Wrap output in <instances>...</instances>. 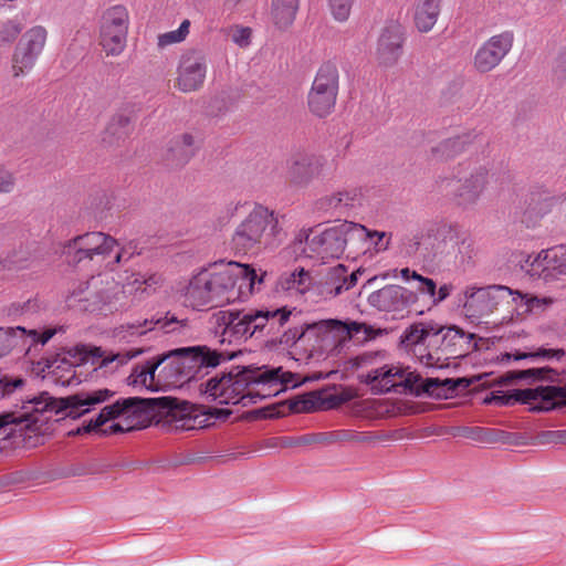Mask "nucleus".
<instances>
[{
	"label": "nucleus",
	"mask_w": 566,
	"mask_h": 566,
	"mask_svg": "<svg viewBox=\"0 0 566 566\" xmlns=\"http://www.w3.org/2000/svg\"><path fill=\"white\" fill-rule=\"evenodd\" d=\"M190 22L185 20L177 30L169 31L158 35V46L164 49L170 44L179 43L186 39L189 33Z\"/></svg>",
	"instance_id": "obj_44"
},
{
	"label": "nucleus",
	"mask_w": 566,
	"mask_h": 566,
	"mask_svg": "<svg viewBox=\"0 0 566 566\" xmlns=\"http://www.w3.org/2000/svg\"><path fill=\"white\" fill-rule=\"evenodd\" d=\"M417 380L418 376L413 373L394 365L373 368L365 376V382L378 394L389 391L402 394L412 390Z\"/></svg>",
	"instance_id": "obj_17"
},
{
	"label": "nucleus",
	"mask_w": 566,
	"mask_h": 566,
	"mask_svg": "<svg viewBox=\"0 0 566 566\" xmlns=\"http://www.w3.org/2000/svg\"><path fill=\"white\" fill-rule=\"evenodd\" d=\"M360 274V270L348 273L347 268L343 264L329 268L321 284V294L326 300L334 298L353 289L357 284Z\"/></svg>",
	"instance_id": "obj_27"
},
{
	"label": "nucleus",
	"mask_w": 566,
	"mask_h": 566,
	"mask_svg": "<svg viewBox=\"0 0 566 566\" xmlns=\"http://www.w3.org/2000/svg\"><path fill=\"white\" fill-rule=\"evenodd\" d=\"M195 138L191 134H182L174 137L166 150L165 160L167 166H184L195 154Z\"/></svg>",
	"instance_id": "obj_31"
},
{
	"label": "nucleus",
	"mask_w": 566,
	"mask_h": 566,
	"mask_svg": "<svg viewBox=\"0 0 566 566\" xmlns=\"http://www.w3.org/2000/svg\"><path fill=\"white\" fill-rule=\"evenodd\" d=\"M545 434L551 439V441L566 443V429L547 431Z\"/></svg>",
	"instance_id": "obj_61"
},
{
	"label": "nucleus",
	"mask_w": 566,
	"mask_h": 566,
	"mask_svg": "<svg viewBox=\"0 0 566 566\" xmlns=\"http://www.w3.org/2000/svg\"><path fill=\"white\" fill-rule=\"evenodd\" d=\"M452 287L448 284H443L439 287V290L436 293V296L433 298V304H438L442 301H444L450 294H451Z\"/></svg>",
	"instance_id": "obj_58"
},
{
	"label": "nucleus",
	"mask_w": 566,
	"mask_h": 566,
	"mask_svg": "<svg viewBox=\"0 0 566 566\" xmlns=\"http://www.w3.org/2000/svg\"><path fill=\"white\" fill-rule=\"evenodd\" d=\"M523 268L532 277L545 283L560 281L566 284V245L543 250L536 256L528 255Z\"/></svg>",
	"instance_id": "obj_14"
},
{
	"label": "nucleus",
	"mask_w": 566,
	"mask_h": 566,
	"mask_svg": "<svg viewBox=\"0 0 566 566\" xmlns=\"http://www.w3.org/2000/svg\"><path fill=\"white\" fill-rule=\"evenodd\" d=\"M157 370L158 366L155 364V358L145 361L144 364L137 365L129 378L133 385H140L153 391L160 390V386H157Z\"/></svg>",
	"instance_id": "obj_39"
},
{
	"label": "nucleus",
	"mask_w": 566,
	"mask_h": 566,
	"mask_svg": "<svg viewBox=\"0 0 566 566\" xmlns=\"http://www.w3.org/2000/svg\"><path fill=\"white\" fill-rule=\"evenodd\" d=\"M490 401L497 406L513 405L515 402V394L513 392L511 395H493Z\"/></svg>",
	"instance_id": "obj_57"
},
{
	"label": "nucleus",
	"mask_w": 566,
	"mask_h": 566,
	"mask_svg": "<svg viewBox=\"0 0 566 566\" xmlns=\"http://www.w3.org/2000/svg\"><path fill=\"white\" fill-rule=\"evenodd\" d=\"M46 367L49 373L52 374L57 382L63 386L73 384L75 377V366L66 357L56 356L49 359Z\"/></svg>",
	"instance_id": "obj_40"
},
{
	"label": "nucleus",
	"mask_w": 566,
	"mask_h": 566,
	"mask_svg": "<svg viewBox=\"0 0 566 566\" xmlns=\"http://www.w3.org/2000/svg\"><path fill=\"white\" fill-rule=\"evenodd\" d=\"M283 217L263 206H255L237 227L232 235V249L240 254L274 247L282 241Z\"/></svg>",
	"instance_id": "obj_7"
},
{
	"label": "nucleus",
	"mask_w": 566,
	"mask_h": 566,
	"mask_svg": "<svg viewBox=\"0 0 566 566\" xmlns=\"http://www.w3.org/2000/svg\"><path fill=\"white\" fill-rule=\"evenodd\" d=\"M400 275L401 277L405 280V281H409V280H418L420 274L417 273L416 271L413 270H410L409 268H405L400 271Z\"/></svg>",
	"instance_id": "obj_62"
},
{
	"label": "nucleus",
	"mask_w": 566,
	"mask_h": 566,
	"mask_svg": "<svg viewBox=\"0 0 566 566\" xmlns=\"http://www.w3.org/2000/svg\"><path fill=\"white\" fill-rule=\"evenodd\" d=\"M319 433H311L304 434L295 439H289V442H285L284 446L293 447V446H308V444H321V439H318Z\"/></svg>",
	"instance_id": "obj_52"
},
{
	"label": "nucleus",
	"mask_w": 566,
	"mask_h": 566,
	"mask_svg": "<svg viewBox=\"0 0 566 566\" xmlns=\"http://www.w3.org/2000/svg\"><path fill=\"white\" fill-rule=\"evenodd\" d=\"M21 32L18 23L13 21H7L0 25V41L12 42Z\"/></svg>",
	"instance_id": "obj_50"
},
{
	"label": "nucleus",
	"mask_w": 566,
	"mask_h": 566,
	"mask_svg": "<svg viewBox=\"0 0 566 566\" xmlns=\"http://www.w3.org/2000/svg\"><path fill=\"white\" fill-rule=\"evenodd\" d=\"M401 343L426 366H438L443 354L442 325L434 321L413 323L405 329Z\"/></svg>",
	"instance_id": "obj_9"
},
{
	"label": "nucleus",
	"mask_w": 566,
	"mask_h": 566,
	"mask_svg": "<svg viewBox=\"0 0 566 566\" xmlns=\"http://www.w3.org/2000/svg\"><path fill=\"white\" fill-rule=\"evenodd\" d=\"M418 291L423 294H428L430 297H434L437 293V285L432 279L424 277L420 274Z\"/></svg>",
	"instance_id": "obj_53"
},
{
	"label": "nucleus",
	"mask_w": 566,
	"mask_h": 566,
	"mask_svg": "<svg viewBox=\"0 0 566 566\" xmlns=\"http://www.w3.org/2000/svg\"><path fill=\"white\" fill-rule=\"evenodd\" d=\"M300 0H272V21L280 30L292 25L298 10Z\"/></svg>",
	"instance_id": "obj_36"
},
{
	"label": "nucleus",
	"mask_w": 566,
	"mask_h": 566,
	"mask_svg": "<svg viewBox=\"0 0 566 566\" xmlns=\"http://www.w3.org/2000/svg\"><path fill=\"white\" fill-rule=\"evenodd\" d=\"M355 0H328V8L333 18L338 22L349 19Z\"/></svg>",
	"instance_id": "obj_46"
},
{
	"label": "nucleus",
	"mask_w": 566,
	"mask_h": 566,
	"mask_svg": "<svg viewBox=\"0 0 566 566\" xmlns=\"http://www.w3.org/2000/svg\"><path fill=\"white\" fill-rule=\"evenodd\" d=\"M262 282L263 275L259 276L249 265L237 262L214 264L190 279L184 292V303L192 310L203 311L245 301L253 294L255 284Z\"/></svg>",
	"instance_id": "obj_2"
},
{
	"label": "nucleus",
	"mask_w": 566,
	"mask_h": 566,
	"mask_svg": "<svg viewBox=\"0 0 566 566\" xmlns=\"http://www.w3.org/2000/svg\"><path fill=\"white\" fill-rule=\"evenodd\" d=\"M566 357V350L563 348H544L541 347L534 352H520L516 350L515 353H506L503 356V359H514V360H521V359H543V360H562Z\"/></svg>",
	"instance_id": "obj_41"
},
{
	"label": "nucleus",
	"mask_w": 566,
	"mask_h": 566,
	"mask_svg": "<svg viewBox=\"0 0 566 566\" xmlns=\"http://www.w3.org/2000/svg\"><path fill=\"white\" fill-rule=\"evenodd\" d=\"M99 283H103V280L95 276H92L91 281L81 283L77 289L73 290L67 296V305L88 312L103 310L104 306H107V310L111 312L117 311L118 306L116 302L125 297L124 289L112 280L107 282V289L96 290Z\"/></svg>",
	"instance_id": "obj_11"
},
{
	"label": "nucleus",
	"mask_w": 566,
	"mask_h": 566,
	"mask_svg": "<svg viewBox=\"0 0 566 566\" xmlns=\"http://www.w3.org/2000/svg\"><path fill=\"white\" fill-rule=\"evenodd\" d=\"M473 432H474V438L480 441L490 442V441H493L495 438V431L492 429L475 428V429H473Z\"/></svg>",
	"instance_id": "obj_56"
},
{
	"label": "nucleus",
	"mask_w": 566,
	"mask_h": 566,
	"mask_svg": "<svg viewBox=\"0 0 566 566\" xmlns=\"http://www.w3.org/2000/svg\"><path fill=\"white\" fill-rule=\"evenodd\" d=\"M554 206L559 218L566 226V197L564 199L555 200Z\"/></svg>",
	"instance_id": "obj_60"
},
{
	"label": "nucleus",
	"mask_w": 566,
	"mask_h": 566,
	"mask_svg": "<svg viewBox=\"0 0 566 566\" xmlns=\"http://www.w3.org/2000/svg\"><path fill=\"white\" fill-rule=\"evenodd\" d=\"M25 380L21 377H11L0 373V398L9 397L17 391H21Z\"/></svg>",
	"instance_id": "obj_45"
},
{
	"label": "nucleus",
	"mask_w": 566,
	"mask_h": 566,
	"mask_svg": "<svg viewBox=\"0 0 566 566\" xmlns=\"http://www.w3.org/2000/svg\"><path fill=\"white\" fill-rule=\"evenodd\" d=\"M172 354L182 371L187 373L188 381L197 378L203 368L217 367L222 359L221 353L207 346L177 348Z\"/></svg>",
	"instance_id": "obj_24"
},
{
	"label": "nucleus",
	"mask_w": 566,
	"mask_h": 566,
	"mask_svg": "<svg viewBox=\"0 0 566 566\" xmlns=\"http://www.w3.org/2000/svg\"><path fill=\"white\" fill-rule=\"evenodd\" d=\"M514 295L515 290L505 285L471 287L465 291L464 308L470 316H488L504 304H513Z\"/></svg>",
	"instance_id": "obj_13"
},
{
	"label": "nucleus",
	"mask_w": 566,
	"mask_h": 566,
	"mask_svg": "<svg viewBox=\"0 0 566 566\" xmlns=\"http://www.w3.org/2000/svg\"><path fill=\"white\" fill-rule=\"evenodd\" d=\"M188 327L187 319H178L175 316H168V314L164 317H157L151 319L138 321L136 323H130L127 325H122L118 332V335H122L123 338L127 336H142L147 334L148 332L161 331L165 334L181 333L184 329Z\"/></svg>",
	"instance_id": "obj_26"
},
{
	"label": "nucleus",
	"mask_w": 566,
	"mask_h": 566,
	"mask_svg": "<svg viewBox=\"0 0 566 566\" xmlns=\"http://www.w3.org/2000/svg\"><path fill=\"white\" fill-rule=\"evenodd\" d=\"M292 312L286 307L275 310L218 311L212 317L216 333L221 342L229 344L247 340L251 337H271L276 339L282 327L289 322Z\"/></svg>",
	"instance_id": "obj_4"
},
{
	"label": "nucleus",
	"mask_w": 566,
	"mask_h": 566,
	"mask_svg": "<svg viewBox=\"0 0 566 566\" xmlns=\"http://www.w3.org/2000/svg\"><path fill=\"white\" fill-rule=\"evenodd\" d=\"M114 395V391L103 388L81 391L61 399H55L48 392L28 397L22 400L21 406L0 413V449L35 448L44 442V437L52 430L51 420L54 416L63 413L78 418L96 405L108 401Z\"/></svg>",
	"instance_id": "obj_1"
},
{
	"label": "nucleus",
	"mask_w": 566,
	"mask_h": 566,
	"mask_svg": "<svg viewBox=\"0 0 566 566\" xmlns=\"http://www.w3.org/2000/svg\"><path fill=\"white\" fill-rule=\"evenodd\" d=\"M313 284L311 273L303 268H297L292 272L283 273L277 282L279 289L286 292L290 296L305 294Z\"/></svg>",
	"instance_id": "obj_33"
},
{
	"label": "nucleus",
	"mask_w": 566,
	"mask_h": 566,
	"mask_svg": "<svg viewBox=\"0 0 566 566\" xmlns=\"http://www.w3.org/2000/svg\"><path fill=\"white\" fill-rule=\"evenodd\" d=\"M327 170L328 160L323 155L297 153L287 163V178L295 185H307Z\"/></svg>",
	"instance_id": "obj_23"
},
{
	"label": "nucleus",
	"mask_w": 566,
	"mask_h": 566,
	"mask_svg": "<svg viewBox=\"0 0 566 566\" xmlns=\"http://www.w3.org/2000/svg\"><path fill=\"white\" fill-rule=\"evenodd\" d=\"M160 281V276L157 275V274H153V275H149L148 277H145L143 275H138V277H136L134 280V283H140V284H145L146 286H154L156 284H158Z\"/></svg>",
	"instance_id": "obj_59"
},
{
	"label": "nucleus",
	"mask_w": 566,
	"mask_h": 566,
	"mask_svg": "<svg viewBox=\"0 0 566 566\" xmlns=\"http://www.w3.org/2000/svg\"><path fill=\"white\" fill-rule=\"evenodd\" d=\"M132 132L130 119L124 114H116L109 120L103 136V142L108 145L118 144Z\"/></svg>",
	"instance_id": "obj_38"
},
{
	"label": "nucleus",
	"mask_w": 566,
	"mask_h": 566,
	"mask_svg": "<svg viewBox=\"0 0 566 566\" xmlns=\"http://www.w3.org/2000/svg\"><path fill=\"white\" fill-rule=\"evenodd\" d=\"M338 69L326 62L318 69L307 96L310 111L317 117L327 116L334 108L338 93Z\"/></svg>",
	"instance_id": "obj_12"
},
{
	"label": "nucleus",
	"mask_w": 566,
	"mask_h": 566,
	"mask_svg": "<svg viewBox=\"0 0 566 566\" xmlns=\"http://www.w3.org/2000/svg\"><path fill=\"white\" fill-rule=\"evenodd\" d=\"M128 11L124 6L107 9L102 17L101 45L107 55H119L127 40Z\"/></svg>",
	"instance_id": "obj_15"
},
{
	"label": "nucleus",
	"mask_w": 566,
	"mask_h": 566,
	"mask_svg": "<svg viewBox=\"0 0 566 566\" xmlns=\"http://www.w3.org/2000/svg\"><path fill=\"white\" fill-rule=\"evenodd\" d=\"M349 233L369 239L377 237L378 240L375 242V248L378 251L388 249L389 240L382 242L387 235L386 232L370 231L361 224L346 222L339 227L329 228L321 233H312L308 235L306 238L305 251L310 258L318 259L322 262H326L328 259L339 258L345 250L347 235Z\"/></svg>",
	"instance_id": "obj_8"
},
{
	"label": "nucleus",
	"mask_w": 566,
	"mask_h": 566,
	"mask_svg": "<svg viewBox=\"0 0 566 566\" xmlns=\"http://www.w3.org/2000/svg\"><path fill=\"white\" fill-rule=\"evenodd\" d=\"M176 399L128 397L104 407L95 420L91 421V426L98 429L107 421L119 418L118 422L109 427L112 433H117L146 428L156 418L176 417Z\"/></svg>",
	"instance_id": "obj_5"
},
{
	"label": "nucleus",
	"mask_w": 566,
	"mask_h": 566,
	"mask_svg": "<svg viewBox=\"0 0 566 566\" xmlns=\"http://www.w3.org/2000/svg\"><path fill=\"white\" fill-rule=\"evenodd\" d=\"M555 298L551 296H539L532 293H523L515 290L513 305L518 315H535L539 316L548 311Z\"/></svg>",
	"instance_id": "obj_32"
},
{
	"label": "nucleus",
	"mask_w": 566,
	"mask_h": 566,
	"mask_svg": "<svg viewBox=\"0 0 566 566\" xmlns=\"http://www.w3.org/2000/svg\"><path fill=\"white\" fill-rule=\"evenodd\" d=\"M441 0H421L415 11V25L419 32L432 30L440 14Z\"/></svg>",
	"instance_id": "obj_34"
},
{
	"label": "nucleus",
	"mask_w": 566,
	"mask_h": 566,
	"mask_svg": "<svg viewBox=\"0 0 566 566\" xmlns=\"http://www.w3.org/2000/svg\"><path fill=\"white\" fill-rule=\"evenodd\" d=\"M140 352H129L127 353L126 360H129L134 357H136Z\"/></svg>",
	"instance_id": "obj_64"
},
{
	"label": "nucleus",
	"mask_w": 566,
	"mask_h": 566,
	"mask_svg": "<svg viewBox=\"0 0 566 566\" xmlns=\"http://www.w3.org/2000/svg\"><path fill=\"white\" fill-rule=\"evenodd\" d=\"M560 378V373L552 367H534L522 370H510L502 376V380L506 384L523 381L527 385L537 382H557Z\"/></svg>",
	"instance_id": "obj_29"
},
{
	"label": "nucleus",
	"mask_w": 566,
	"mask_h": 566,
	"mask_svg": "<svg viewBox=\"0 0 566 566\" xmlns=\"http://www.w3.org/2000/svg\"><path fill=\"white\" fill-rule=\"evenodd\" d=\"M514 43L513 31H503L486 40L475 52L473 66L479 73L493 71L510 53Z\"/></svg>",
	"instance_id": "obj_20"
},
{
	"label": "nucleus",
	"mask_w": 566,
	"mask_h": 566,
	"mask_svg": "<svg viewBox=\"0 0 566 566\" xmlns=\"http://www.w3.org/2000/svg\"><path fill=\"white\" fill-rule=\"evenodd\" d=\"M295 385L293 375L281 367H235L229 374L209 379L203 392L208 399L220 405L247 406L276 396Z\"/></svg>",
	"instance_id": "obj_3"
},
{
	"label": "nucleus",
	"mask_w": 566,
	"mask_h": 566,
	"mask_svg": "<svg viewBox=\"0 0 566 566\" xmlns=\"http://www.w3.org/2000/svg\"><path fill=\"white\" fill-rule=\"evenodd\" d=\"M46 38L48 31L42 25H35L22 34L12 55L14 77L25 75L33 69L44 49Z\"/></svg>",
	"instance_id": "obj_16"
},
{
	"label": "nucleus",
	"mask_w": 566,
	"mask_h": 566,
	"mask_svg": "<svg viewBox=\"0 0 566 566\" xmlns=\"http://www.w3.org/2000/svg\"><path fill=\"white\" fill-rule=\"evenodd\" d=\"M304 335V331L303 329H297V328H294V329H289L287 332H285L283 334V336L280 338V342L281 343H284V344H294L296 340H298L302 336Z\"/></svg>",
	"instance_id": "obj_55"
},
{
	"label": "nucleus",
	"mask_w": 566,
	"mask_h": 566,
	"mask_svg": "<svg viewBox=\"0 0 566 566\" xmlns=\"http://www.w3.org/2000/svg\"><path fill=\"white\" fill-rule=\"evenodd\" d=\"M361 199V189L353 187L325 196L317 205L319 210L343 213L346 209L360 205Z\"/></svg>",
	"instance_id": "obj_30"
},
{
	"label": "nucleus",
	"mask_w": 566,
	"mask_h": 566,
	"mask_svg": "<svg viewBox=\"0 0 566 566\" xmlns=\"http://www.w3.org/2000/svg\"><path fill=\"white\" fill-rule=\"evenodd\" d=\"M302 403H303V406H302V407H296V410H297V411H301V410H308V409H310V407H308L307 405H308V403L313 405V402H312V401H307V400H306V401H303Z\"/></svg>",
	"instance_id": "obj_63"
},
{
	"label": "nucleus",
	"mask_w": 566,
	"mask_h": 566,
	"mask_svg": "<svg viewBox=\"0 0 566 566\" xmlns=\"http://www.w3.org/2000/svg\"><path fill=\"white\" fill-rule=\"evenodd\" d=\"M14 186L12 174L0 166V192H10Z\"/></svg>",
	"instance_id": "obj_54"
},
{
	"label": "nucleus",
	"mask_w": 566,
	"mask_h": 566,
	"mask_svg": "<svg viewBox=\"0 0 566 566\" xmlns=\"http://www.w3.org/2000/svg\"><path fill=\"white\" fill-rule=\"evenodd\" d=\"M552 71L556 81H566V48H563L557 52L553 61Z\"/></svg>",
	"instance_id": "obj_48"
},
{
	"label": "nucleus",
	"mask_w": 566,
	"mask_h": 566,
	"mask_svg": "<svg viewBox=\"0 0 566 566\" xmlns=\"http://www.w3.org/2000/svg\"><path fill=\"white\" fill-rule=\"evenodd\" d=\"M155 364L158 366L156 384L160 386V390L178 388L188 382L187 373H184L182 368H180L172 350L167 355L155 358Z\"/></svg>",
	"instance_id": "obj_28"
},
{
	"label": "nucleus",
	"mask_w": 566,
	"mask_h": 566,
	"mask_svg": "<svg viewBox=\"0 0 566 566\" xmlns=\"http://www.w3.org/2000/svg\"><path fill=\"white\" fill-rule=\"evenodd\" d=\"M465 336L464 332L455 326L442 325L443 355L446 359L453 356L454 347Z\"/></svg>",
	"instance_id": "obj_43"
},
{
	"label": "nucleus",
	"mask_w": 566,
	"mask_h": 566,
	"mask_svg": "<svg viewBox=\"0 0 566 566\" xmlns=\"http://www.w3.org/2000/svg\"><path fill=\"white\" fill-rule=\"evenodd\" d=\"M325 324L329 331L340 334L343 339L356 338L357 342H364L371 336V328L365 323L328 319Z\"/></svg>",
	"instance_id": "obj_35"
},
{
	"label": "nucleus",
	"mask_w": 566,
	"mask_h": 566,
	"mask_svg": "<svg viewBox=\"0 0 566 566\" xmlns=\"http://www.w3.org/2000/svg\"><path fill=\"white\" fill-rule=\"evenodd\" d=\"M471 142V135L457 136L439 143L431 149V156L436 160H448L461 154Z\"/></svg>",
	"instance_id": "obj_37"
},
{
	"label": "nucleus",
	"mask_w": 566,
	"mask_h": 566,
	"mask_svg": "<svg viewBox=\"0 0 566 566\" xmlns=\"http://www.w3.org/2000/svg\"><path fill=\"white\" fill-rule=\"evenodd\" d=\"M252 31L248 27L235 25L230 30L231 40L240 48H247L251 42Z\"/></svg>",
	"instance_id": "obj_49"
},
{
	"label": "nucleus",
	"mask_w": 566,
	"mask_h": 566,
	"mask_svg": "<svg viewBox=\"0 0 566 566\" xmlns=\"http://www.w3.org/2000/svg\"><path fill=\"white\" fill-rule=\"evenodd\" d=\"M207 74V60L199 51H188L180 57L176 86L184 93L202 87Z\"/></svg>",
	"instance_id": "obj_25"
},
{
	"label": "nucleus",
	"mask_w": 566,
	"mask_h": 566,
	"mask_svg": "<svg viewBox=\"0 0 566 566\" xmlns=\"http://www.w3.org/2000/svg\"><path fill=\"white\" fill-rule=\"evenodd\" d=\"M405 42V27L397 20L388 21L379 33L374 53L378 66H395L403 54Z\"/></svg>",
	"instance_id": "obj_18"
},
{
	"label": "nucleus",
	"mask_w": 566,
	"mask_h": 566,
	"mask_svg": "<svg viewBox=\"0 0 566 566\" xmlns=\"http://www.w3.org/2000/svg\"><path fill=\"white\" fill-rule=\"evenodd\" d=\"M380 357L378 352H365L350 359V364L354 368H361L371 366L377 358Z\"/></svg>",
	"instance_id": "obj_51"
},
{
	"label": "nucleus",
	"mask_w": 566,
	"mask_h": 566,
	"mask_svg": "<svg viewBox=\"0 0 566 566\" xmlns=\"http://www.w3.org/2000/svg\"><path fill=\"white\" fill-rule=\"evenodd\" d=\"M116 247V239L104 232L93 231L66 241L62 254L67 264L73 266L113 270L115 265L127 262L134 254L130 247H125L112 255Z\"/></svg>",
	"instance_id": "obj_6"
},
{
	"label": "nucleus",
	"mask_w": 566,
	"mask_h": 566,
	"mask_svg": "<svg viewBox=\"0 0 566 566\" xmlns=\"http://www.w3.org/2000/svg\"><path fill=\"white\" fill-rule=\"evenodd\" d=\"M30 255L28 252H14L12 255H8L4 260L0 261V271L2 269L17 270L23 269L28 265Z\"/></svg>",
	"instance_id": "obj_47"
},
{
	"label": "nucleus",
	"mask_w": 566,
	"mask_h": 566,
	"mask_svg": "<svg viewBox=\"0 0 566 566\" xmlns=\"http://www.w3.org/2000/svg\"><path fill=\"white\" fill-rule=\"evenodd\" d=\"M417 300L418 296L415 292L400 285H386L368 296L371 306L392 313L394 317H402Z\"/></svg>",
	"instance_id": "obj_21"
},
{
	"label": "nucleus",
	"mask_w": 566,
	"mask_h": 566,
	"mask_svg": "<svg viewBox=\"0 0 566 566\" xmlns=\"http://www.w3.org/2000/svg\"><path fill=\"white\" fill-rule=\"evenodd\" d=\"M55 334V329H45L39 333L36 329H27L21 326L0 327V356L12 349L29 353L38 344H46Z\"/></svg>",
	"instance_id": "obj_22"
},
{
	"label": "nucleus",
	"mask_w": 566,
	"mask_h": 566,
	"mask_svg": "<svg viewBox=\"0 0 566 566\" xmlns=\"http://www.w3.org/2000/svg\"><path fill=\"white\" fill-rule=\"evenodd\" d=\"M321 444L329 446L337 442H365L370 438L364 433L350 429H339L328 432H319Z\"/></svg>",
	"instance_id": "obj_42"
},
{
	"label": "nucleus",
	"mask_w": 566,
	"mask_h": 566,
	"mask_svg": "<svg viewBox=\"0 0 566 566\" xmlns=\"http://www.w3.org/2000/svg\"><path fill=\"white\" fill-rule=\"evenodd\" d=\"M515 402L531 406L532 411L547 412L566 407V386H538L516 389Z\"/></svg>",
	"instance_id": "obj_19"
},
{
	"label": "nucleus",
	"mask_w": 566,
	"mask_h": 566,
	"mask_svg": "<svg viewBox=\"0 0 566 566\" xmlns=\"http://www.w3.org/2000/svg\"><path fill=\"white\" fill-rule=\"evenodd\" d=\"M488 184L489 169L484 166L473 169L463 181L453 172L436 180L438 191L462 207L475 205Z\"/></svg>",
	"instance_id": "obj_10"
}]
</instances>
